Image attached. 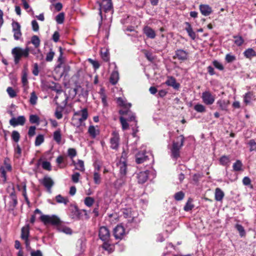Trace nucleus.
Here are the masks:
<instances>
[{
    "instance_id": "15",
    "label": "nucleus",
    "mask_w": 256,
    "mask_h": 256,
    "mask_svg": "<svg viewBox=\"0 0 256 256\" xmlns=\"http://www.w3.org/2000/svg\"><path fill=\"white\" fill-rule=\"evenodd\" d=\"M56 92L58 95H56L54 98V100L56 101V104H58V102L57 100L58 97H62L64 100H62V102L60 103L62 104V108H64L67 104V102L68 98V96L66 93L63 92L62 90H57Z\"/></svg>"
},
{
    "instance_id": "26",
    "label": "nucleus",
    "mask_w": 256,
    "mask_h": 256,
    "mask_svg": "<svg viewBox=\"0 0 256 256\" xmlns=\"http://www.w3.org/2000/svg\"><path fill=\"white\" fill-rule=\"evenodd\" d=\"M185 24L186 25V27L185 28L186 30L188 32L190 37L193 40L196 38V34L193 31L192 28L190 25V24L188 22H186Z\"/></svg>"
},
{
    "instance_id": "56",
    "label": "nucleus",
    "mask_w": 256,
    "mask_h": 256,
    "mask_svg": "<svg viewBox=\"0 0 256 256\" xmlns=\"http://www.w3.org/2000/svg\"><path fill=\"white\" fill-rule=\"evenodd\" d=\"M42 166L44 170H52V166L50 163L47 161H44L42 162Z\"/></svg>"
},
{
    "instance_id": "12",
    "label": "nucleus",
    "mask_w": 256,
    "mask_h": 256,
    "mask_svg": "<svg viewBox=\"0 0 256 256\" xmlns=\"http://www.w3.org/2000/svg\"><path fill=\"white\" fill-rule=\"evenodd\" d=\"M111 66H113L114 67V70L111 74L110 81V82L113 84H116L119 80V74L118 70V67L116 62H114L110 64Z\"/></svg>"
},
{
    "instance_id": "20",
    "label": "nucleus",
    "mask_w": 256,
    "mask_h": 256,
    "mask_svg": "<svg viewBox=\"0 0 256 256\" xmlns=\"http://www.w3.org/2000/svg\"><path fill=\"white\" fill-rule=\"evenodd\" d=\"M199 9L201 14L205 16H210L212 12V8L206 4H200Z\"/></svg>"
},
{
    "instance_id": "51",
    "label": "nucleus",
    "mask_w": 256,
    "mask_h": 256,
    "mask_svg": "<svg viewBox=\"0 0 256 256\" xmlns=\"http://www.w3.org/2000/svg\"><path fill=\"white\" fill-rule=\"evenodd\" d=\"M10 198L12 202V206H15L17 204L18 202H17V198H16V195L14 192H12L10 193Z\"/></svg>"
},
{
    "instance_id": "8",
    "label": "nucleus",
    "mask_w": 256,
    "mask_h": 256,
    "mask_svg": "<svg viewBox=\"0 0 256 256\" xmlns=\"http://www.w3.org/2000/svg\"><path fill=\"white\" fill-rule=\"evenodd\" d=\"M124 218H128L129 222H134V218L137 216L136 212L132 211L131 208H125L122 210Z\"/></svg>"
},
{
    "instance_id": "11",
    "label": "nucleus",
    "mask_w": 256,
    "mask_h": 256,
    "mask_svg": "<svg viewBox=\"0 0 256 256\" xmlns=\"http://www.w3.org/2000/svg\"><path fill=\"white\" fill-rule=\"evenodd\" d=\"M112 8V0H102L101 4L100 5V14L101 20L102 19V12L104 10L107 12L110 10Z\"/></svg>"
},
{
    "instance_id": "45",
    "label": "nucleus",
    "mask_w": 256,
    "mask_h": 256,
    "mask_svg": "<svg viewBox=\"0 0 256 256\" xmlns=\"http://www.w3.org/2000/svg\"><path fill=\"white\" fill-rule=\"evenodd\" d=\"M194 109L198 112H206L205 106L202 104H196L194 106Z\"/></svg>"
},
{
    "instance_id": "30",
    "label": "nucleus",
    "mask_w": 256,
    "mask_h": 256,
    "mask_svg": "<svg viewBox=\"0 0 256 256\" xmlns=\"http://www.w3.org/2000/svg\"><path fill=\"white\" fill-rule=\"evenodd\" d=\"M116 102L119 106L125 108H130L132 106L131 104L128 103L124 98H117Z\"/></svg>"
},
{
    "instance_id": "59",
    "label": "nucleus",
    "mask_w": 256,
    "mask_h": 256,
    "mask_svg": "<svg viewBox=\"0 0 256 256\" xmlns=\"http://www.w3.org/2000/svg\"><path fill=\"white\" fill-rule=\"evenodd\" d=\"M6 170L4 166H1L0 168V173L1 174V176L3 178L4 182L6 180Z\"/></svg>"
},
{
    "instance_id": "38",
    "label": "nucleus",
    "mask_w": 256,
    "mask_h": 256,
    "mask_svg": "<svg viewBox=\"0 0 256 256\" xmlns=\"http://www.w3.org/2000/svg\"><path fill=\"white\" fill-rule=\"evenodd\" d=\"M235 228L238 232L241 237H244L246 236V231L242 225L237 224L235 225Z\"/></svg>"
},
{
    "instance_id": "6",
    "label": "nucleus",
    "mask_w": 256,
    "mask_h": 256,
    "mask_svg": "<svg viewBox=\"0 0 256 256\" xmlns=\"http://www.w3.org/2000/svg\"><path fill=\"white\" fill-rule=\"evenodd\" d=\"M120 140L118 132L116 130L113 131L110 138V148L112 150H117L119 147Z\"/></svg>"
},
{
    "instance_id": "43",
    "label": "nucleus",
    "mask_w": 256,
    "mask_h": 256,
    "mask_svg": "<svg viewBox=\"0 0 256 256\" xmlns=\"http://www.w3.org/2000/svg\"><path fill=\"white\" fill-rule=\"evenodd\" d=\"M225 60L226 62L230 63L236 60V56L232 54L231 53H229L226 54Z\"/></svg>"
},
{
    "instance_id": "18",
    "label": "nucleus",
    "mask_w": 256,
    "mask_h": 256,
    "mask_svg": "<svg viewBox=\"0 0 256 256\" xmlns=\"http://www.w3.org/2000/svg\"><path fill=\"white\" fill-rule=\"evenodd\" d=\"M42 183L46 188L49 192H51V188L54 184L52 178L48 176H45L42 180Z\"/></svg>"
},
{
    "instance_id": "9",
    "label": "nucleus",
    "mask_w": 256,
    "mask_h": 256,
    "mask_svg": "<svg viewBox=\"0 0 256 256\" xmlns=\"http://www.w3.org/2000/svg\"><path fill=\"white\" fill-rule=\"evenodd\" d=\"M126 234L125 229L121 224H118L114 230V235L116 239L122 240Z\"/></svg>"
},
{
    "instance_id": "47",
    "label": "nucleus",
    "mask_w": 256,
    "mask_h": 256,
    "mask_svg": "<svg viewBox=\"0 0 256 256\" xmlns=\"http://www.w3.org/2000/svg\"><path fill=\"white\" fill-rule=\"evenodd\" d=\"M120 120L122 126V129L126 130L128 128V124L126 122V120L122 116L120 118Z\"/></svg>"
},
{
    "instance_id": "1",
    "label": "nucleus",
    "mask_w": 256,
    "mask_h": 256,
    "mask_svg": "<svg viewBox=\"0 0 256 256\" xmlns=\"http://www.w3.org/2000/svg\"><path fill=\"white\" fill-rule=\"evenodd\" d=\"M184 138L180 135L176 138V141L172 142V146L170 148L171 152V156L177 159L180 156V150L184 145Z\"/></svg>"
},
{
    "instance_id": "62",
    "label": "nucleus",
    "mask_w": 256,
    "mask_h": 256,
    "mask_svg": "<svg viewBox=\"0 0 256 256\" xmlns=\"http://www.w3.org/2000/svg\"><path fill=\"white\" fill-rule=\"evenodd\" d=\"M40 44V40L36 36H33V45L38 48Z\"/></svg>"
},
{
    "instance_id": "55",
    "label": "nucleus",
    "mask_w": 256,
    "mask_h": 256,
    "mask_svg": "<svg viewBox=\"0 0 256 256\" xmlns=\"http://www.w3.org/2000/svg\"><path fill=\"white\" fill-rule=\"evenodd\" d=\"M6 92L10 98H14L16 96V92L12 87H8Z\"/></svg>"
},
{
    "instance_id": "27",
    "label": "nucleus",
    "mask_w": 256,
    "mask_h": 256,
    "mask_svg": "<svg viewBox=\"0 0 256 256\" xmlns=\"http://www.w3.org/2000/svg\"><path fill=\"white\" fill-rule=\"evenodd\" d=\"M100 56L102 58L105 62L110 60L109 50L107 48H103L100 50Z\"/></svg>"
},
{
    "instance_id": "4",
    "label": "nucleus",
    "mask_w": 256,
    "mask_h": 256,
    "mask_svg": "<svg viewBox=\"0 0 256 256\" xmlns=\"http://www.w3.org/2000/svg\"><path fill=\"white\" fill-rule=\"evenodd\" d=\"M39 218L44 224L52 225H58L60 223V218L56 215H44L41 214Z\"/></svg>"
},
{
    "instance_id": "29",
    "label": "nucleus",
    "mask_w": 256,
    "mask_h": 256,
    "mask_svg": "<svg viewBox=\"0 0 256 256\" xmlns=\"http://www.w3.org/2000/svg\"><path fill=\"white\" fill-rule=\"evenodd\" d=\"M244 55L246 58L251 59L256 56V52L253 48H248L244 51Z\"/></svg>"
},
{
    "instance_id": "17",
    "label": "nucleus",
    "mask_w": 256,
    "mask_h": 256,
    "mask_svg": "<svg viewBox=\"0 0 256 256\" xmlns=\"http://www.w3.org/2000/svg\"><path fill=\"white\" fill-rule=\"evenodd\" d=\"M26 122V118L24 116H20L18 118H12L10 120V124L15 127L17 126H22Z\"/></svg>"
},
{
    "instance_id": "3",
    "label": "nucleus",
    "mask_w": 256,
    "mask_h": 256,
    "mask_svg": "<svg viewBox=\"0 0 256 256\" xmlns=\"http://www.w3.org/2000/svg\"><path fill=\"white\" fill-rule=\"evenodd\" d=\"M28 49H22L19 47H16L12 50V53L14 57V61L16 64L19 62L22 56L26 57L28 54Z\"/></svg>"
},
{
    "instance_id": "19",
    "label": "nucleus",
    "mask_w": 256,
    "mask_h": 256,
    "mask_svg": "<svg viewBox=\"0 0 256 256\" xmlns=\"http://www.w3.org/2000/svg\"><path fill=\"white\" fill-rule=\"evenodd\" d=\"M176 57L180 60L184 61L188 58V52L182 49H178L175 52Z\"/></svg>"
},
{
    "instance_id": "32",
    "label": "nucleus",
    "mask_w": 256,
    "mask_h": 256,
    "mask_svg": "<svg viewBox=\"0 0 256 256\" xmlns=\"http://www.w3.org/2000/svg\"><path fill=\"white\" fill-rule=\"evenodd\" d=\"M126 180L125 176H120V178L117 179L114 182V186L116 188H120L122 186L125 184Z\"/></svg>"
},
{
    "instance_id": "52",
    "label": "nucleus",
    "mask_w": 256,
    "mask_h": 256,
    "mask_svg": "<svg viewBox=\"0 0 256 256\" xmlns=\"http://www.w3.org/2000/svg\"><path fill=\"white\" fill-rule=\"evenodd\" d=\"M194 205L192 204V202L188 200L184 206V210L186 212H188L192 209Z\"/></svg>"
},
{
    "instance_id": "33",
    "label": "nucleus",
    "mask_w": 256,
    "mask_h": 256,
    "mask_svg": "<svg viewBox=\"0 0 256 256\" xmlns=\"http://www.w3.org/2000/svg\"><path fill=\"white\" fill-rule=\"evenodd\" d=\"M22 80V82L23 84L24 90V92H26L28 88V74L26 71H24L23 72Z\"/></svg>"
},
{
    "instance_id": "53",
    "label": "nucleus",
    "mask_w": 256,
    "mask_h": 256,
    "mask_svg": "<svg viewBox=\"0 0 256 256\" xmlns=\"http://www.w3.org/2000/svg\"><path fill=\"white\" fill-rule=\"evenodd\" d=\"M64 13L61 12L56 16V20L58 24H61L64 22Z\"/></svg>"
},
{
    "instance_id": "22",
    "label": "nucleus",
    "mask_w": 256,
    "mask_h": 256,
    "mask_svg": "<svg viewBox=\"0 0 256 256\" xmlns=\"http://www.w3.org/2000/svg\"><path fill=\"white\" fill-rule=\"evenodd\" d=\"M166 84L168 86H172L175 90H178L180 84L176 82L175 78L172 76L168 77Z\"/></svg>"
},
{
    "instance_id": "61",
    "label": "nucleus",
    "mask_w": 256,
    "mask_h": 256,
    "mask_svg": "<svg viewBox=\"0 0 256 256\" xmlns=\"http://www.w3.org/2000/svg\"><path fill=\"white\" fill-rule=\"evenodd\" d=\"M12 138L14 142H18L19 140L20 136L19 133L18 132L14 131L12 132Z\"/></svg>"
},
{
    "instance_id": "34",
    "label": "nucleus",
    "mask_w": 256,
    "mask_h": 256,
    "mask_svg": "<svg viewBox=\"0 0 256 256\" xmlns=\"http://www.w3.org/2000/svg\"><path fill=\"white\" fill-rule=\"evenodd\" d=\"M76 166L75 168L80 172H84L85 170V168L84 165V162L83 160H79L78 162L74 164Z\"/></svg>"
},
{
    "instance_id": "48",
    "label": "nucleus",
    "mask_w": 256,
    "mask_h": 256,
    "mask_svg": "<svg viewBox=\"0 0 256 256\" xmlns=\"http://www.w3.org/2000/svg\"><path fill=\"white\" fill-rule=\"evenodd\" d=\"M4 163L5 166V167H4L5 169L7 171L10 172L12 170V167L10 163V159L8 158H5Z\"/></svg>"
},
{
    "instance_id": "7",
    "label": "nucleus",
    "mask_w": 256,
    "mask_h": 256,
    "mask_svg": "<svg viewBox=\"0 0 256 256\" xmlns=\"http://www.w3.org/2000/svg\"><path fill=\"white\" fill-rule=\"evenodd\" d=\"M202 98L204 104L206 105L212 104L214 100V96L209 91H205L202 93Z\"/></svg>"
},
{
    "instance_id": "40",
    "label": "nucleus",
    "mask_w": 256,
    "mask_h": 256,
    "mask_svg": "<svg viewBox=\"0 0 256 256\" xmlns=\"http://www.w3.org/2000/svg\"><path fill=\"white\" fill-rule=\"evenodd\" d=\"M44 142V136L42 134H38L36 136L35 142H34V144L36 146H40L42 143H43Z\"/></svg>"
},
{
    "instance_id": "44",
    "label": "nucleus",
    "mask_w": 256,
    "mask_h": 256,
    "mask_svg": "<svg viewBox=\"0 0 256 256\" xmlns=\"http://www.w3.org/2000/svg\"><path fill=\"white\" fill-rule=\"evenodd\" d=\"M242 164L240 160H237L233 164L232 168L235 171H240L242 170Z\"/></svg>"
},
{
    "instance_id": "5",
    "label": "nucleus",
    "mask_w": 256,
    "mask_h": 256,
    "mask_svg": "<svg viewBox=\"0 0 256 256\" xmlns=\"http://www.w3.org/2000/svg\"><path fill=\"white\" fill-rule=\"evenodd\" d=\"M30 234V228L28 226H26L23 227L22 229L21 238L24 241L26 248L28 250H30V253L32 256V251L30 250V240L28 239Z\"/></svg>"
},
{
    "instance_id": "2",
    "label": "nucleus",
    "mask_w": 256,
    "mask_h": 256,
    "mask_svg": "<svg viewBox=\"0 0 256 256\" xmlns=\"http://www.w3.org/2000/svg\"><path fill=\"white\" fill-rule=\"evenodd\" d=\"M88 117V112L86 108H84L76 112L72 118V124L78 128L82 125Z\"/></svg>"
},
{
    "instance_id": "14",
    "label": "nucleus",
    "mask_w": 256,
    "mask_h": 256,
    "mask_svg": "<svg viewBox=\"0 0 256 256\" xmlns=\"http://www.w3.org/2000/svg\"><path fill=\"white\" fill-rule=\"evenodd\" d=\"M98 236L104 242L108 241L110 236V232L108 229L104 226L100 227Z\"/></svg>"
},
{
    "instance_id": "50",
    "label": "nucleus",
    "mask_w": 256,
    "mask_h": 256,
    "mask_svg": "<svg viewBox=\"0 0 256 256\" xmlns=\"http://www.w3.org/2000/svg\"><path fill=\"white\" fill-rule=\"evenodd\" d=\"M184 196V193L180 191L175 194L174 198L176 200L180 201L182 200Z\"/></svg>"
},
{
    "instance_id": "21",
    "label": "nucleus",
    "mask_w": 256,
    "mask_h": 256,
    "mask_svg": "<svg viewBox=\"0 0 256 256\" xmlns=\"http://www.w3.org/2000/svg\"><path fill=\"white\" fill-rule=\"evenodd\" d=\"M143 32L150 38L154 39L156 36L154 30L148 26H145L143 28Z\"/></svg>"
},
{
    "instance_id": "54",
    "label": "nucleus",
    "mask_w": 256,
    "mask_h": 256,
    "mask_svg": "<svg viewBox=\"0 0 256 256\" xmlns=\"http://www.w3.org/2000/svg\"><path fill=\"white\" fill-rule=\"evenodd\" d=\"M80 174L76 172H74L72 176V180L74 183H78L79 182Z\"/></svg>"
},
{
    "instance_id": "36",
    "label": "nucleus",
    "mask_w": 256,
    "mask_h": 256,
    "mask_svg": "<svg viewBox=\"0 0 256 256\" xmlns=\"http://www.w3.org/2000/svg\"><path fill=\"white\" fill-rule=\"evenodd\" d=\"M220 162L222 166H228L230 163V158L228 156H223L220 158Z\"/></svg>"
},
{
    "instance_id": "63",
    "label": "nucleus",
    "mask_w": 256,
    "mask_h": 256,
    "mask_svg": "<svg viewBox=\"0 0 256 256\" xmlns=\"http://www.w3.org/2000/svg\"><path fill=\"white\" fill-rule=\"evenodd\" d=\"M144 55L146 58L150 62H152L154 59V56H152V54L150 52H144Z\"/></svg>"
},
{
    "instance_id": "42",
    "label": "nucleus",
    "mask_w": 256,
    "mask_h": 256,
    "mask_svg": "<svg viewBox=\"0 0 256 256\" xmlns=\"http://www.w3.org/2000/svg\"><path fill=\"white\" fill-rule=\"evenodd\" d=\"M94 200L92 197H86L84 200V203L86 206L88 207H91L94 204Z\"/></svg>"
},
{
    "instance_id": "24",
    "label": "nucleus",
    "mask_w": 256,
    "mask_h": 256,
    "mask_svg": "<svg viewBox=\"0 0 256 256\" xmlns=\"http://www.w3.org/2000/svg\"><path fill=\"white\" fill-rule=\"evenodd\" d=\"M217 105L222 110H227L228 107L230 104V101L228 100L220 99L216 102Z\"/></svg>"
},
{
    "instance_id": "28",
    "label": "nucleus",
    "mask_w": 256,
    "mask_h": 256,
    "mask_svg": "<svg viewBox=\"0 0 256 256\" xmlns=\"http://www.w3.org/2000/svg\"><path fill=\"white\" fill-rule=\"evenodd\" d=\"M224 196V192L218 188L215 190L214 198L216 201H221Z\"/></svg>"
},
{
    "instance_id": "49",
    "label": "nucleus",
    "mask_w": 256,
    "mask_h": 256,
    "mask_svg": "<svg viewBox=\"0 0 256 256\" xmlns=\"http://www.w3.org/2000/svg\"><path fill=\"white\" fill-rule=\"evenodd\" d=\"M214 66L220 70H222L224 69V67L222 64L217 60H214L212 62Z\"/></svg>"
},
{
    "instance_id": "41",
    "label": "nucleus",
    "mask_w": 256,
    "mask_h": 256,
    "mask_svg": "<svg viewBox=\"0 0 256 256\" xmlns=\"http://www.w3.org/2000/svg\"><path fill=\"white\" fill-rule=\"evenodd\" d=\"M94 181L95 184H99L101 182L102 178L100 172H94Z\"/></svg>"
},
{
    "instance_id": "64",
    "label": "nucleus",
    "mask_w": 256,
    "mask_h": 256,
    "mask_svg": "<svg viewBox=\"0 0 256 256\" xmlns=\"http://www.w3.org/2000/svg\"><path fill=\"white\" fill-rule=\"evenodd\" d=\"M88 60L93 66L94 68L97 69L100 67V64L98 62L93 60L91 58H89Z\"/></svg>"
},
{
    "instance_id": "16",
    "label": "nucleus",
    "mask_w": 256,
    "mask_h": 256,
    "mask_svg": "<svg viewBox=\"0 0 256 256\" xmlns=\"http://www.w3.org/2000/svg\"><path fill=\"white\" fill-rule=\"evenodd\" d=\"M145 150L138 152L135 156L136 162L138 164H140L146 162L148 159V156L146 155Z\"/></svg>"
},
{
    "instance_id": "37",
    "label": "nucleus",
    "mask_w": 256,
    "mask_h": 256,
    "mask_svg": "<svg viewBox=\"0 0 256 256\" xmlns=\"http://www.w3.org/2000/svg\"><path fill=\"white\" fill-rule=\"evenodd\" d=\"M54 140L58 143L60 144L62 140V134L60 130H57L54 132Z\"/></svg>"
},
{
    "instance_id": "23",
    "label": "nucleus",
    "mask_w": 256,
    "mask_h": 256,
    "mask_svg": "<svg viewBox=\"0 0 256 256\" xmlns=\"http://www.w3.org/2000/svg\"><path fill=\"white\" fill-rule=\"evenodd\" d=\"M243 98L244 102L246 105H248L250 104L252 100L254 99V96L252 92H248L244 95Z\"/></svg>"
},
{
    "instance_id": "60",
    "label": "nucleus",
    "mask_w": 256,
    "mask_h": 256,
    "mask_svg": "<svg viewBox=\"0 0 256 256\" xmlns=\"http://www.w3.org/2000/svg\"><path fill=\"white\" fill-rule=\"evenodd\" d=\"M68 156L72 158L76 155V152L74 148H70L68 150Z\"/></svg>"
},
{
    "instance_id": "25",
    "label": "nucleus",
    "mask_w": 256,
    "mask_h": 256,
    "mask_svg": "<svg viewBox=\"0 0 256 256\" xmlns=\"http://www.w3.org/2000/svg\"><path fill=\"white\" fill-rule=\"evenodd\" d=\"M138 180L140 184L144 183L148 178V172L147 171L141 172L138 174Z\"/></svg>"
},
{
    "instance_id": "46",
    "label": "nucleus",
    "mask_w": 256,
    "mask_h": 256,
    "mask_svg": "<svg viewBox=\"0 0 256 256\" xmlns=\"http://www.w3.org/2000/svg\"><path fill=\"white\" fill-rule=\"evenodd\" d=\"M234 44L238 46H242L244 42V39L240 36H234Z\"/></svg>"
},
{
    "instance_id": "58",
    "label": "nucleus",
    "mask_w": 256,
    "mask_h": 256,
    "mask_svg": "<svg viewBox=\"0 0 256 256\" xmlns=\"http://www.w3.org/2000/svg\"><path fill=\"white\" fill-rule=\"evenodd\" d=\"M248 144L250 147V152L256 150V142L254 140H250Z\"/></svg>"
},
{
    "instance_id": "39",
    "label": "nucleus",
    "mask_w": 256,
    "mask_h": 256,
    "mask_svg": "<svg viewBox=\"0 0 256 256\" xmlns=\"http://www.w3.org/2000/svg\"><path fill=\"white\" fill-rule=\"evenodd\" d=\"M56 200L57 202L60 204H66L68 202V198H65L62 196L60 194H58L56 197Z\"/></svg>"
},
{
    "instance_id": "35",
    "label": "nucleus",
    "mask_w": 256,
    "mask_h": 256,
    "mask_svg": "<svg viewBox=\"0 0 256 256\" xmlns=\"http://www.w3.org/2000/svg\"><path fill=\"white\" fill-rule=\"evenodd\" d=\"M69 211L71 212V216L73 218L78 214V208L75 205L70 204L69 207Z\"/></svg>"
},
{
    "instance_id": "13",
    "label": "nucleus",
    "mask_w": 256,
    "mask_h": 256,
    "mask_svg": "<svg viewBox=\"0 0 256 256\" xmlns=\"http://www.w3.org/2000/svg\"><path fill=\"white\" fill-rule=\"evenodd\" d=\"M117 166L119 168L120 176H125L127 172V161L122 158L120 160Z\"/></svg>"
},
{
    "instance_id": "31",
    "label": "nucleus",
    "mask_w": 256,
    "mask_h": 256,
    "mask_svg": "<svg viewBox=\"0 0 256 256\" xmlns=\"http://www.w3.org/2000/svg\"><path fill=\"white\" fill-rule=\"evenodd\" d=\"M88 132L92 138H95L98 134L99 130L94 126H90L88 127Z\"/></svg>"
},
{
    "instance_id": "10",
    "label": "nucleus",
    "mask_w": 256,
    "mask_h": 256,
    "mask_svg": "<svg viewBox=\"0 0 256 256\" xmlns=\"http://www.w3.org/2000/svg\"><path fill=\"white\" fill-rule=\"evenodd\" d=\"M12 32L14 33V40H19L22 37V32L20 30V24L15 21H13L12 24Z\"/></svg>"
},
{
    "instance_id": "57",
    "label": "nucleus",
    "mask_w": 256,
    "mask_h": 256,
    "mask_svg": "<svg viewBox=\"0 0 256 256\" xmlns=\"http://www.w3.org/2000/svg\"><path fill=\"white\" fill-rule=\"evenodd\" d=\"M54 55V52L50 49V51L46 54V60L48 62H51L53 59Z\"/></svg>"
}]
</instances>
